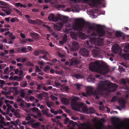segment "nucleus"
I'll list each match as a JSON object with an SVG mask.
<instances>
[{"label":"nucleus","mask_w":129,"mask_h":129,"mask_svg":"<svg viewBox=\"0 0 129 129\" xmlns=\"http://www.w3.org/2000/svg\"><path fill=\"white\" fill-rule=\"evenodd\" d=\"M117 88V85L111 82L107 83L102 81H100L98 84V86L96 89L99 92L96 95L92 94L95 96V98L98 99L99 98L98 95L101 93V92L107 91L109 92H114L116 90Z\"/></svg>","instance_id":"f257e3e1"},{"label":"nucleus","mask_w":129,"mask_h":129,"mask_svg":"<svg viewBox=\"0 0 129 129\" xmlns=\"http://www.w3.org/2000/svg\"><path fill=\"white\" fill-rule=\"evenodd\" d=\"M96 28L93 24L91 25L87 22L86 25V28L87 31L88 33H92L90 34L91 36H98L99 37H102L105 34V32L103 29L102 28L101 25L97 24L96 25Z\"/></svg>","instance_id":"f03ea898"},{"label":"nucleus","mask_w":129,"mask_h":129,"mask_svg":"<svg viewBox=\"0 0 129 129\" xmlns=\"http://www.w3.org/2000/svg\"><path fill=\"white\" fill-rule=\"evenodd\" d=\"M89 68L91 71L98 73L102 75L106 74L109 71L108 68L101 64L98 61L91 63L89 65Z\"/></svg>","instance_id":"7ed1b4c3"},{"label":"nucleus","mask_w":129,"mask_h":129,"mask_svg":"<svg viewBox=\"0 0 129 129\" xmlns=\"http://www.w3.org/2000/svg\"><path fill=\"white\" fill-rule=\"evenodd\" d=\"M75 3L79 2L81 0H70ZM84 3H88L91 7L99 8L100 6L102 4V2L104 0H82Z\"/></svg>","instance_id":"20e7f679"},{"label":"nucleus","mask_w":129,"mask_h":129,"mask_svg":"<svg viewBox=\"0 0 129 129\" xmlns=\"http://www.w3.org/2000/svg\"><path fill=\"white\" fill-rule=\"evenodd\" d=\"M85 26L84 21L82 18L77 19V21L73 24L72 27L74 29L77 31H83Z\"/></svg>","instance_id":"39448f33"},{"label":"nucleus","mask_w":129,"mask_h":129,"mask_svg":"<svg viewBox=\"0 0 129 129\" xmlns=\"http://www.w3.org/2000/svg\"><path fill=\"white\" fill-rule=\"evenodd\" d=\"M77 99L75 98L72 99L71 100V107L72 109L75 111H79L80 108H82L84 112L86 111L87 108L83 107V105L82 103H79L76 102Z\"/></svg>","instance_id":"423d86ee"},{"label":"nucleus","mask_w":129,"mask_h":129,"mask_svg":"<svg viewBox=\"0 0 129 129\" xmlns=\"http://www.w3.org/2000/svg\"><path fill=\"white\" fill-rule=\"evenodd\" d=\"M94 88L91 86H89L86 89V93L83 92L82 95L85 97H87L88 95H92V94L96 95L98 94L99 92L97 91V90H95L93 91Z\"/></svg>","instance_id":"0eeeda50"},{"label":"nucleus","mask_w":129,"mask_h":129,"mask_svg":"<svg viewBox=\"0 0 129 129\" xmlns=\"http://www.w3.org/2000/svg\"><path fill=\"white\" fill-rule=\"evenodd\" d=\"M48 18L49 21H52L53 22H56L58 20H62L61 15L59 14H57V17H55L54 14L51 13L48 16Z\"/></svg>","instance_id":"6e6552de"},{"label":"nucleus","mask_w":129,"mask_h":129,"mask_svg":"<svg viewBox=\"0 0 129 129\" xmlns=\"http://www.w3.org/2000/svg\"><path fill=\"white\" fill-rule=\"evenodd\" d=\"M80 55H82L84 57L88 56L89 54V51L84 48H81L79 52Z\"/></svg>","instance_id":"1a4fd4ad"},{"label":"nucleus","mask_w":129,"mask_h":129,"mask_svg":"<svg viewBox=\"0 0 129 129\" xmlns=\"http://www.w3.org/2000/svg\"><path fill=\"white\" fill-rule=\"evenodd\" d=\"M79 63V61L77 59L75 58H72L71 61L70 63L69 66L78 64Z\"/></svg>","instance_id":"9d476101"},{"label":"nucleus","mask_w":129,"mask_h":129,"mask_svg":"<svg viewBox=\"0 0 129 129\" xmlns=\"http://www.w3.org/2000/svg\"><path fill=\"white\" fill-rule=\"evenodd\" d=\"M100 53V51L96 49H93L92 51V53L94 58H96L99 55Z\"/></svg>","instance_id":"9b49d317"},{"label":"nucleus","mask_w":129,"mask_h":129,"mask_svg":"<svg viewBox=\"0 0 129 129\" xmlns=\"http://www.w3.org/2000/svg\"><path fill=\"white\" fill-rule=\"evenodd\" d=\"M119 105L122 108H124L125 107V101L123 99L119 100L118 101Z\"/></svg>","instance_id":"f8f14e48"},{"label":"nucleus","mask_w":129,"mask_h":129,"mask_svg":"<svg viewBox=\"0 0 129 129\" xmlns=\"http://www.w3.org/2000/svg\"><path fill=\"white\" fill-rule=\"evenodd\" d=\"M77 35L79 38L82 39H84L85 38V34L81 32H78Z\"/></svg>","instance_id":"ddd939ff"},{"label":"nucleus","mask_w":129,"mask_h":129,"mask_svg":"<svg viewBox=\"0 0 129 129\" xmlns=\"http://www.w3.org/2000/svg\"><path fill=\"white\" fill-rule=\"evenodd\" d=\"M17 101L18 102H20V107L23 108L24 106V103L25 102L22 99L20 98H17Z\"/></svg>","instance_id":"4468645a"},{"label":"nucleus","mask_w":129,"mask_h":129,"mask_svg":"<svg viewBox=\"0 0 129 129\" xmlns=\"http://www.w3.org/2000/svg\"><path fill=\"white\" fill-rule=\"evenodd\" d=\"M61 101L63 104L65 105H68L69 102V100L66 98H63L61 99Z\"/></svg>","instance_id":"2eb2a0df"},{"label":"nucleus","mask_w":129,"mask_h":129,"mask_svg":"<svg viewBox=\"0 0 129 129\" xmlns=\"http://www.w3.org/2000/svg\"><path fill=\"white\" fill-rule=\"evenodd\" d=\"M89 41H86L85 44V47L87 48L88 49L90 50L91 49H92V44H91L89 45Z\"/></svg>","instance_id":"dca6fc26"},{"label":"nucleus","mask_w":129,"mask_h":129,"mask_svg":"<svg viewBox=\"0 0 129 129\" xmlns=\"http://www.w3.org/2000/svg\"><path fill=\"white\" fill-rule=\"evenodd\" d=\"M46 102V105L49 108H51V107L53 106L54 105V103L53 102L47 101Z\"/></svg>","instance_id":"f3484780"},{"label":"nucleus","mask_w":129,"mask_h":129,"mask_svg":"<svg viewBox=\"0 0 129 129\" xmlns=\"http://www.w3.org/2000/svg\"><path fill=\"white\" fill-rule=\"evenodd\" d=\"M30 35L33 38L37 39L39 37V35L38 34L36 33H30Z\"/></svg>","instance_id":"a211bd4d"},{"label":"nucleus","mask_w":129,"mask_h":129,"mask_svg":"<svg viewBox=\"0 0 129 129\" xmlns=\"http://www.w3.org/2000/svg\"><path fill=\"white\" fill-rule=\"evenodd\" d=\"M62 20L61 21H63L64 23H67L68 20V17L66 16H62L61 17Z\"/></svg>","instance_id":"6ab92c4d"},{"label":"nucleus","mask_w":129,"mask_h":129,"mask_svg":"<svg viewBox=\"0 0 129 129\" xmlns=\"http://www.w3.org/2000/svg\"><path fill=\"white\" fill-rule=\"evenodd\" d=\"M7 15H9L11 13L12 11V10L11 9L9 8L8 9H2V10Z\"/></svg>","instance_id":"aec40b11"},{"label":"nucleus","mask_w":129,"mask_h":129,"mask_svg":"<svg viewBox=\"0 0 129 129\" xmlns=\"http://www.w3.org/2000/svg\"><path fill=\"white\" fill-rule=\"evenodd\" d=\"M78 44V42L75 41H73L72 43V47L76 49H78L79 48Z\"/></svg>","instance_id":"412c9836"},{"label":"nucleus","mask_w":129,"mask_h":129,"mask_svg":"<svg viewBox=\"0 0 129 129\" xmlns=\"http://www.w3.org/2000/svg\"><path fill=\"white\" fill-rule=\"evenodd\" d=\"M54 28L57 31H60L61 29L60 26L55 24L54 25Z\"/></svg>","instance_id":"4be33fe9"},{"label":"nucleus","mask_w":129,"mask_h":129,"mask_svg":"<svg viewBox=\"0 0 129 129\" xmlns=\"http://www.w3.org/2000/svg\"><path fill=\"white\" fill-rule=\"evenodd\" d=\"M40 123L39 122L34 123L32 124V127L34 128H36L40 125Z\"/></svg>","instance_id":"5701e85b"},{"label":"nucleus","mask_w":129,"mask_h":129,"mask_svg":"<svg viewBox=\"0 0 129 129\" xmlns=\"http://www.w3.org/2000/svg\"><path fill=\"white\" fill-rule=\"evenodd\" d=\"M120 50V47L118 46L116 47H114L113 48V52L115 53H117L119 50Z\"/></svg>","instance_id":"b1692460"},{"label":"nucleus","mask_w":129,"mask_h":129,"mask_svg":"<svg viewBox=\"0 0 129 129\" xmlns=\"http://www.w3.org/2000/svg\"><path fill=\"white\" fill-rule=\"evenodd\" d=\"M20 85L21 87H25L27 85V82L26 81H23L20 83Z\"/></svg>","instance_id":"393cba45"},{"label":"nucleus","mask_w":129,"mask_h":129,"mask_svg":"<svg viewBox=\"0 0 129 129\" xmlns=\"http://www.w3.org/2000/svg\"><path fill=\"white\" fill-rule=\"evenodd\" d=\"M74 77L76 79H78L81 78H83V76L80 74H75L74 75Z\"/></svg>","instance_id":"a878e982"},{"label":"nucleus","mask_w":129,"mask_h":129,"mask_svg":"<svg viewBox=\"0 0 129 129\" xmlns=\"http://www.w3.org/2000/svg\"><path fill=\"white\" fill-rule=\"evenodd\" d=\"M20 50L22 53H26L28 51L27 48L24 47H22Z\"/></svg>","instance_id":"bb28decb"},{"label":"nucleus","mask_w":129,"mask_h":129,"mask_svg":"<svg viewBox=\"0 0 129 129\" xmlns=\"http://www.w3.org/2000/svg\"><path fill=\"white\" fill-rule=\"evenodd\" d=\"M10 21L12 23L14 22L15 21L17 22H19V19L15 17L11 18L10 19Z\"/></svg>","instance_id":"cd10ccee"},{"label":"nucleus","mask_w":129,"mask_h":129,"mask_svg":"<svg viewBox=\"0 0 129 129\" xmlns=\"http://www.w3.org/2000/svg\"><path fill=\"white\" fill-rule=\"evenodd\" d=\"M127 49H129V44L125 45L124 46V49L123 51L125 52H128Z\"/></svg>","instance_id":"c85d7f7f"},{"label":"nucleus","mask_w":129,"mask_h":129,"mask_svg":"<svg viewBox=\"0 0 129 129\" xmlns=\"http://www.w3.org/2000/svg\"><path fill=\"white\" fill-rule=\"evenodd\" d=\"M61 87L62 88L65 90L67 92L69 89V88L68 86H66L63 85H61Z\"/></svg>","instance_id":"c756f323"},{"label":"nucleus","mask_w":129,"mask_h":129,"mask_svg":"<svg viewBox=\"0 0 129 129\" xmlns=\"http://www.w3.org/2000/svg\"><path fill=\"white\" fill-rule=\"evenodd\" d=\"M115 35L116 37H119L122 36V33L120 31H117L115 34Z\"/></svg>","instance_id":"7c9ffc66"},{"label":"nucleus","mask_w":129,"mask_h":129,"mask_svg":"<svg viewBox=\"0 0 129 129\" xmlns=\"http://www.w3.org/2000/svg\"><path fill=\"white\" fill-rule=\"evenodd\" d=\"M28 21L29 23L32 24H35L37 22L35 20H32L31 19H28Z\"/></svg>","instance_id":"2f4dec72"},{"label":"nucleus","mask_w":129,"mask_h":129,"mask_svg":"<svg viewBox=\"0 0 129 129\" xmlns=\"http://www.w3.org/2000/svg\"><path fill=\"white\" fill-rule=\"evenodd\" d=\"M20 95L23 98L25 96V93L24 91L22 89H21L20 90Z\"/></svg>","instance_id":"473e14b6"},{"label":"nucleus","mask_w":129,"mask_h":129,"mask_svg":"<svg viewBox=\"0 0 129 129\" xmlns=\"http://www.w3.org/2000/svg\"><path fill=\"white\" fill-rule=\"evenodd\" d=\"M50 69V68L49 66H47L43 68V71L45 72H47L49 71Z\"/></svg>","instance_id":"72a5a7b5"},{"label":"nucleus","mask_w":129,"mask_h":129,"mask_svg":"<svg viewBox=\"0 0 129 129\" xmlns=\"http://www.w3.org/2000/svg\"><path fill=\"white\" fill-rule=\"evenodd\" d=\"M123 56L125 59L127 60L129 59V54H123Z\"/></svg>","instance_id":"f704fd0d"},{"label":"nucleus","mask_w":129,"mask_h":129,"mask_svg":"<svg viewBox=\"0 0 129 129\" xmlns=\"http://www.w3.org/2000/svg\"><path fill=\"white\" fill-rule=\"evenodd\" d=\"M15 7L18 8L19 7H20L21 8H22V4L20 3H16L14 5Z\"/></svg>","instance_id":"c9c22d12"},{"label":"nucleus","mask_w":129,"mask_h":129,"mask_svg":"<svg viewBox=\"0 0 129 129\" xmlns=\"http://www.w3.org/2000/svg\"><path fill=\"white\" fill-rule=\"evenodd\" d=\"M14 10L19 15L21 16H22V15L21 12L19 10L15 8H14Z\"/></svg>","instance_id":"e433bc0d"},{"label":"nucleus","mask_w":129,"mask_h":129,"mask_svg":"<svg viewBox=\"0 0 129 129\" xmlns=\"http://www.w3.org/2000/svg\"><path fill=\"white\" fill-rule=\"evenodd\" d=\"M39 51L41 54H47L48 53V52L47 51L43 50H39Z\"/></svg>","instance_id":"4c0bfd02"},{"label":"nucleus","mask_w":129,"mask_h":129,"mask_svg":"<svg viewBox=\"0 0 129 129\" xmlns=\"http://www.w3.org/2000/svg\"><path fill=\"white\" fill-rule=\"evenodd\" d=\"M55 73L56 74H58L59 75H62L63 74V71H58L57 70H55Z\"/></svg>","instance_id":"58836bf2"},{"label":"nucleus","mask_w":129,"mask_h":129,"mask_svg":"<svg viewBox=\"0 0 129 129\" xmlns=\"http://www.w3.org/2000/svg\"><path fill=\"white\" fill-rule=\"evenodd\" d=\"M33 54L35 56H38L39 55L40 52L37 50H35L34 51Z\"/></svg>","instance_id":"ea45409f"},{"label":"nucleus","mask_w":129,"mask_h":129,"mask_svg":"<svg viewBox=\"0 0 129 129\" xmlns=\"http://www.w3.org/2000/svg\"><path fill=\"white\" fill-rule=\"evenodd\" d=\"M36 70L35 72L37 73L38 72H41V71L39 67L38 66H36L35 67Z\"/></svg>","instance_id":"a19ab883"},{"label":"nucleus","mask_w":129,"mask_h":129,"mask_svg":"<svg viewBox=\"0 0 129 129\" xmlns=\"http://www.w3.org/2000/svg\"><path fill=\"white\" fill-rule=\"evenodd\" d=\"M31 109L32 111L34 112H37L39 110L38 108H31Z\"/></svg>","instance_id":"79ce46f5"},{"label":"nucleus","mask_w":129,"mask_h":129,"mask_svg":"<svg viewBox=\"0 0 129 129\" xmlns=\"http://www.w3.org/2000/svg\"><path fill=\"white\" fill-rule=\"evenodd\" d=\"M9 68L8 67H6L4 71V74H8L9 72Z\"/></svg>","instance_id":"37998d69"},{"label":"nucleus","mask_w":129,"mask_h":129,"mask_svg":"<svg viewBox=\"0 0 129 129\" xmlns=\"http://www.w3.org/2000/svg\"><path fill=\"white\" fill-rule=\"evenodd\" d=\"M43 84H40L38 85H37V90H39L41 89V88H42V86Z\"/></svg>","instance_id":"c03bdc74"},{"label":"nucleus","mask_w":129,"mask_h":129,"mask_svg":"<svg viewBox=\"0 0 129 129\" xmlns=\"http://www.w3.org/2000/svg\"><path fill=\"white\" fill-rule=\"evenodd\" d=\"M69 124H72V125L73 126H74L75 125H76V122H74L72 120H70V121L69 122Z\"/></svg>","instance_id":"a18cd8bd"},{"label":"nucleus","mask_w":129,"mask_h":129,"mask_svg":"<svg viewBox=\"0 0 129 129\" xmlns=\"http://www.w3.org/2000/svg\"><path fill=\"white\" fill-rule=\"evenodd\" d=\"M1 123L4 124L5 126H6V125L8 126L10 125V124L9 122H7L6 123L3 121H2Z\"/></svg>","instance_id":"49530a36"},{"label":"nucleus","mask_w":129,"mask_h":129,"mask_svg":"<svg viewBox=\"0 0 129 129\" xmlns=\"http://www.w3.org/2000/svg\"><path fill=\"white\" fill-rule=\"evenodd\" d=\"M6 105L8 107L7 110V111L9 112V111L11 109L12 106H10L9 104H7Z\"/></svg>","instance_id":"de8ad7c7"},{"label":"nucleus","mask_w":129,"mask_h":129,"mask_svg":"<svg viewBox=\"0 0 129 129\" xmlns=\"http://www.w3.org/2000/svg\"><path fill=\"white\" fill-rule=\"evenodd\" d=\"M43 26L44 27L47 28V29L50 30V32L52 31V30L51 29V27L50 26H49L48 25H43Z\"/></svg>","instance_id":"09e8293b"},{"label":"nucleus","mask_w":129,"mask_h":129,"mask_svg":"<svg viewBox=\"0 0 129 129\" xmlns=\"http://www.w3.org/2000/svg\"><path fill=\"white\" fill-rule=\"evenodd\" d=\"M76 86L77 89L78 90H79L81 89V87L82 86L81 84H77L75 85Z\"/></svg>","instance_id":"8fccbe9b"},{"label":"nucleus","mask_w":129,"mask_h":129,"mask_svg":"<svg viewBox=\"0 0 129 129\" xmlns=\"http://www.w3.org/2000/svg\"><path fill=\"white\" fill-rule=\"evenodd\" d=\"M14 114L15 116L18 118L20 117V114L16 111H15L14 112Z\"/></svg>","instance_id":"3c124183"},{"label":"nucleus","mask_w":129,"mask_h":129,"mask_svg":"<svg viewBox=\"0 0 129 129\" xmlns=\"http://www.w3.org/2000/svg\"><path fill=\"white\" fill-rule=\"evenodd\" d=\"M50 98L51 100L53 101H54L55 100H57L58 99L57 97L52 95L51 96Z\"/></svg>","instance_id":"603ef678"},{"label":"nucleus","mask_w":129,"mask_h":129,"mask_svg":"<svg viewBox=\"0 0 129 129\" xmlns=\"http://www.w3.org/2000/svg\"><path fill=\"white\" fill-rule=\"evenodd\" d=\"M26 65L28 66H30L32 67H33L34 66V64L31 62H28L26 64Z\"/></svg>","instance_id":"864d4df0"},{"label":"nucleus","mask_w":129,"mask_h":129,"mask_svg":"<svg viewBox=\"0 0 129 129\" xmlns=\"http://www.w3.org/2000/svg\"><path fill=\"white\" fill-rule=\"evenodd\" d=\"M55 86L56 87H58L60 86H61V84L57 82H54Z\"/></svg>","instance_id":"5fc2aeb1"},{"label":"nucleus","mask_w":129,"mask_h":129,"mask_svg":"<svg viewBox=\"0 0 129 129\" xmlns=\"http://www.w3.org/2000/svg\"><path fill=\"white\" fill-rule=\"evenodd\" d=\"M88 81L90 82H93L95 81V79L94 78H88L87 79Z\"/></svg>","instance_id":"6e6d98bb"},{"label":"nucleus","mask_w":129,"mask_h":129,"mask_svg":"<svg viewBox=\"0 0 129 129\" xmlns=\"http://www.w3.org/2000/svg\"><path fill=\"white\" fill-rule=\"evenodd\" d=\"M0 5H2L7 6L8 5V4L7 3L5 2L0 1Z\"/></svg>","instance_id":"4d7b16f0"},{"label":"nucleus","mask_w":129,"mask_h":129,"mask_svg":"<svg viewBox=\"0 0 129 129\" xmlns=\"http://www.w3.org/2000/svg\"><path fill=\"white\" fill-rule=\"evenodd\" d=\"M95 39H96L95 38H91V42H93L94 43H96V41H97L98 43L99 41H97Z\"/></svg>","instance_id":"13d9d810"},{"label":"nucleus","mask_w":129,"mask_h":129,"mask_svg":"<svg viewBox=\"0 0 129 129\" xmlns=\"http://www.w3.org/2000/svg\"><path fill=\"white\" fill-rule=\"evenodd\" d=\"M37 97L38 98L40 99H42L43 98V94L42 93H41L38 95Z\"/></svg>","instance_id":"bf43d9fd"},{"label":"nucleus","mask_w":129,"mask_h":129,"mask_svg":"<svg viewBox=\"0 0 129 129\" xmlns=\"http://www.w3.org/2000/svg\"><path fill=\"white\" fill-rule=\"evenodd\" d=\"M120 82L121 84H123L124 85H125L126 84V81L125 80L123 79H122L121 80Z\"/></svg>","instance_id":"052dcab7"},{"label":"nucleus","mask_w":129,"mask_h":129,"mask_svg":"<svg viewBox=\"0 0 129 129\" xmlns=\"http://www.w3.org/2000/svg\"><path fill=\"white\" fill-rule=\"evenodd\" d=\"M46 85H50L51 84V81L50 80H48L45 83Z\"/></svg>","instance_id":"680f3d73"},{"label":"nucleus","mask_w":129,"mask_h":129,"mask_svg":"<svg viewBox=\"0 0 129 129\" xmlns=\"http://www.w3.org/2000/svg\"><path fill=\"white\" fill-rule=\"evenodd\" d=\"M69 120V118H66L64 121V123L65 124H67Z\"/></svg>","instance_id":"e2e57ef3"},{"label":"nucleus","mask_w":129,"mask_h":129,"mask_svg":"<svg viewBox=\"0 0 129 129\" xmlns=\"http://www.w3.org/2000/svg\"><path fill=\"white\" fill-rule=\"evenodd\" d=\"M89 112L90 113H93L94 112V111L93 108H90L89 109Z\"/></svg>","instance_id":"0e129e2a"},{"label":"nucleus","mask_w":129,"mask_h":129,"mask_svg":"<svg viewBox=\"0 0 129 129\" xmlns=\"http://www.w3.org/2000/svg\"><path fill=\"white\" fill-rule=\"evenodd\" d=\"M62 40L64 42H65V43H66V41L67 40V35L65 34L63 37Z\"/></svg>","instance_id":"69168bd1"},{"label":"nucleus","mask_w":129,"mask_h":129,"mask_svg":"<svg viewBox=\"0 0 129 129\" xmlns=\"http://www.w3.org/2000/svg\"><path fill=\"white\" fill-rule=\"evenodd\" d=\"M112 119L113 121H118L119 120V119L118 118L115 117L112 118Z\"/></svg>","instance_id":"338daca9"},{"label":"nucleus","mask_w":129,"mask_h":129,"mask_svg":"<svg viewBox=\"0 0 129 129\" xmlns=\"http://www.w3.org/2000/svg\"><path fill=\"white\" fill-rule=\"evenodd\" d=\"M42 85H43L42 86V89H43L44 90L46 91H47L48 90V88H47L43 84H42Z\"/></svg>","instance_id":"774afa93"}]
</instances>
